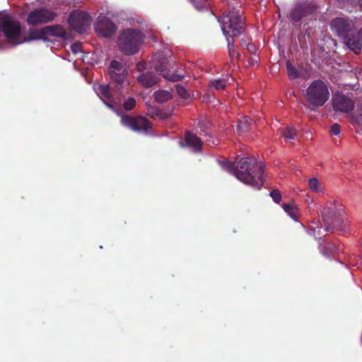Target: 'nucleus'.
<instances>
[{"mask_svg": "<svg viewBox=\"0 0 362 362\" xmlns=\"http://www.w3.org/2000/svg\"><path fill=\"white\" fill-rule=\"evenodd\" d=\"M185 142L188 146L193 148L195 151H199L202 145L200 139L189 132H187L185 134Z\"/></svg>", "mask_w": 362, "mask_h": 362, "instance_id": "nucleus-18", "label": "nucleus"}, {"mask_svg": "<svg viewBox=\"0 0 362 362\" xmlns=\"http://www.w3.org/2000/svg\"><path fill=\"white\" fill-rule=\"evenodd\" d=\"M136 105V101L134 98L130 97L128 99L126 100V101L124 103L123 106L124 108L126 110H132Z\"/></svg>", "mask_w": 362, "mask_h": 362, "instance_id": "nucleus-30", "label": "nucleus"}, {"mask_svg": "<svg viewBox=\"0 0 362 362\" xmlns=\"http://www.w3.org/2000/svg\"><path fill=\"white\" fill-rule=\"evenodd\" d=\"M282 206L284 210L288 214L289 216H291L294 220L298 219V211L296 206L289 204H284Z\"/></svg>", "mask_w": 362, "mask_h": 362, "instance_id": "nucleus-23", "label": "nucleus"}, {"mask_svg": "<svg viewBox=\"0 0 362 362\" xmlns=\"http://www.w3.org/2000/svg\"><path fill=\"white\" fill-rule=\"evenodd\" d=\"M325 247L331 254H333L335 252V247L333 246L332 243H327Z\"/></svg>", "mask_w": 362, "mask_h": 362, "instance_id": "nucleus-37", "label": "nucleus"}, {"mask_svg": "<svg viewBox=\"0 0 362 362\" xmlns=\"http://www.w3.org/2000/svg\"><path fill=\"white\" fill-rule=\"evenodd\" d=\"M226 171L233 174L240 181L257 189L264 183L263 168L262 162L255 158H243L236 165L231 162H220Z\"/></svg>", "mask_w": 362, "mask_h": 362, "instance_id": "nucleus-2", "label": "nucleus"}, {"mask_svg": "<svg viewBox=\"0 0 362 362\" xmlns=\"http://www.w3.org/2000/svg\"><path fill=\"white\" fill-rule=\"evenodd\" d=\"M91 21L92 17L88 13L81 10H74L70 13L67 23H88Z\"/></svg>", "mask_w": 362, "mask_h": 362, "instance_id": "nucleus-17", "label": "nucleus"}, {"mask_svg": "<svg viewBox=\"0 0 362 362\" xmlns=\"http://www.w3.org/2000/svg\"><path fill=\"white\" fill-rule=\"evenodd\" d=\"M250 41L251 39L249 37L244 36L242 38L241 45L243 47H246L249 51L252 52L254 49V46L250 44Z\"/></svg>", "mask_w": 362, "mask_h": 362, "instance_id": "nucleus-31", "label": "nucleus"}, {"mask_svg": "<svg viewBox=\"0 0 362 362\" xmlns=\"http://www.w3.org/2000/svg\"><path fill=\"white\" fill-rule=\"evenodd\" d=\"M320 249L321 252L323 254V255L327 256V257L329 256V254L328 252H325V251L322 250L321 245H320Z\"/></svg>", "mask_w": 362, "mask_h": 362, "instance_id": "nucleus-40", "label": "nucleus"}, {"mask_svg": "<svg viewBox=\"0 0 362 362\" xmlns=\"http://www.w3.org/2000/svg\"><path fill=\"white\" fill-rule=\"evenodd\" d=\"M170 54L171 52L169 49L156 52L151 61V67L160 72L165 79L179 81L183 78L184 75L179 73L177 69L175 67L174 61L169 59Z\"/></svg>", "mask_w": 362, "mask_h": 362, "instance_id": "nucleus-4", "label": "nucleus"}, {"mask_svg": "<svg viewBox=\"0 0 362 362\" xmlns=\"http://www.w3.org/2000/svg\"><path fill=\"white\" fill-rule=\"evenodd\" d=\"M82 46L80 43H75L71 46V49L73 53L77 54L81 52Z\"/></svg>", "mask_w": 362, "mask_h": 362, "instance_id": "nucleus-35", "label": "nucleus"}, {"mask_svg": "<svg viewBox=\"0 0 362 362\" xmlns=\"http://www.w3.org/2000/svg\"><path fill=\"white\" fill-rule=\"evenodd\" d=\"M191 1L198 11L208 10L209 3L207 0H191Z\"/></svg>", "mask_w": 362, "mask_h": 362, "instance_id": "nucleus-25", "label": "nucleus"}, {"mask_svg": "<svg viewBox=\"0 0 362 362\" xmlns=\"http://www.w3.org/2000/svg\"><path fill=\"white\" fill-rule=\"evenodd\" d=\"M121 122L122 125L127 127L133 131L146 133L151 128L149 122L141 116L132 117L130 116H122Z\"/></svg>", "mask_w": 362, "mask_h": 362, "instance_id": "nucleus-11", "label": "nucleus"}, {"mask_svg": "<svg viewBox=\"0 0 362 362\" xmlns=\"http://www.w3.org/2000/svg\"><path fill=\"white\" fill-rule=\"evenodd\" d=\"M331 23H347L344 18H336L332 21Z\"/></svg>", "mask_w": 362, "mask_h": 362, "instance_id": "nucleus-39", "label": "nucleus"}, {"mask_svg": "<svg viewBox=\"0 0 362 362\" xmlns=\"http://www.w3.org/2000/svg\"><path fill=\"white\" fill-rule=\"evenodd\" d=\"M360 6L362 7V0H359Z\"/></svg>", "mask_w": 362, "mask_h": 362, "instance_id": "nucleus-41", "label": "nucleus"}, {"mask_svg": "<svg viewBox=\"0 0 362 362\" xmlns=\"http://www.w3.org/2000/svg\"><path fill=\"white\" fill-rule=\"evenodd\" d=\"M90 24H55L47 26L41 30L30 29L27 34L26 30L21 24H0V38L4 37L6 40L14 45H20L30 40L43 39L48 36H54L63 39L73 37V29L82 34Z\"/></svg>", "mask_w": 362, "mask_h": 362, "instance_id": "nucleus-1", "label": "nucleus"}, {"mask_svg": "<svg viewBox=\"0 0 362 362\" xmlns=\"http://www.w3.org/2000/svg\"><path fill=\"white\" fill-rule=\"evenodd\" d=\"M356 122L362 124V107L359 111V114L356 117Z\"/></svg>", "mask_w": 362, "mask_h": 362, "instance_id": "nucleus-38", "label": "nucleus"}, {"mask_svg": "<svg viewBox=\"0 0 362 362\" xmlns=\"http://www.w3.org/2000/svg\"><path fill=\"white\" fill-rule=\"evenodd\" d=\"M233 81V78L231 77L214 79L211 81L210 86L218 90H223L226 87L227 84H230Z\"/></svg>", "mask_w": 362, "mask_h": 362, "instance_id": "nucleus-20", "label": "nucleus"}, {"mask_svg": "<svg viewBox=\"0 0 362 362\" xmlns=\"http://www.w3.org/2000/svg\"><path fill=\"white\" fill-rule=\"evenodd\" d=\"M303 95L309 105L318 107L324 105L329 100V91L325 83L318 79L308 86Z\"/></svg>", "mask_w": 362, "mask_h": 362, "instance_id": "nucleus-7", "label": "nucleus"}, {"mask_svg": "<svg viewBox=\"0 0 362 362\" xmlns=\"http://www.w3.org/2000/svg\"><path fill=\"white\" fill-rule=\"evenodd\" d=\"M0 23H18L6 11H0Z\"/></svg>", "mask_w": 362, "mask_h": 362, "instance_id": "nucleus-26", "label": "nucleus"}, {"mask_svg": "<svg viewBox=\"0 0 362 362\" xmlns=\"http://www.w3.org/2000/svg\"><path fill=\"white\" fill-rule=\"evenodd\" d=\"M332 106L334 110L348 113L353 110L354 102L342 93H336L332 98Z\"/></svg>", "mask_w": 362, "mask_h": 362, "instance_id": "nucleus-13", "label": "nucleus"}, {"mask_svg": "<svg viewBox=\"0 0 362 362\" xmlns=\"http://www.w3.org/2000/svg\"><path fill=\"white\" fill-rule=\"evenodd\" d=\"M308 233L310 235H313L316 239L320 238L321 235H322V233H321V228L318 226L310 228L308 230Z\"/></svg>", "mask_w": 362, "mask_h": 362, "instance_id": "nucleus-29", "label": "nucleus"}, {"mask_svg": "<svg viewBox=\"0 0 362 362\" xmlns=\"http://www.w3.org/2000/svg\"><path fill=\"white\" fill-rule=\"evenodd\" d=\"M96 23H112V21L108 17L104 16L103 13H100L99 16L97 18Z\"/></svg>", "mask_w": 362, "mask_h": 362, "instance_id": "nucleus-34", "label": "nucleus"}, {"mask_svg": "<svg viewBox=\"0 0 362 362\" xmlns=\"http://www.w3.org/2000/svg\"><path fill=\"white\" fill-rule=\"evenodd\" d=\"M136 78L138 83L144 88L152 87L159 81L158 76L151 71L139 74Z\"/></svg>", "mask_w": 362, "mask_h": 362, "instance_id": "nucleus-15", "label": "nucleus"}, {"mask_svg": "<svg viewBox=\"0 0 362 362\" xmlns=\"http://www.w3.org/2000/svg\"><path fill=\"white\" fill-rule=\"evenodd\" d=\"M109 74L112 82L110 85L100 84L95 88L97 95L104 101L109 107H112L111 103L105 100H110L115 104L120 103L118 97L122 93V90L124 85L128 74L127 69L121 62L113 60L109 66Z\"/></svg>", "mask_w": 362, "mask_h": 362, "instance_id": "nucleus-3", "label": "nucleus"}, {"mask_svg": "<svg viewBox=\"0 0 362 362\" xmlns=\"http://www.w3.org/2000/svg\"><path fill=\"white\" fill-rule=\"evenodd\" d=\"M145 35L137 30H124L118 39V46L120 51L126 55L137 53L143 43Z\"/></svg>", "mask_w": 362, "mask_h": 362, "instance_id": "nucleus-6", "label": "nucleus"}, {"mask_svg": "<svg viewBox=\"0 0 362 362\" xmlns=\"http://www.w3.org/2000/svg\"><path fill=\"white\" fill-rule=\"evenodd\" d=\"M270 196L276 203H279L281 200V195L279 190L274 189L270 192Z\"/></svg>", "mask_w": 362, "mask_h": 362, "instance_id": "nucleus-32", "label": "nucleus"}, {"mask_svg": "<svg viewBox=\"0 0 362 362\" xmlns=\"http://www.w3.org/2000/svg\"><path fill=\"white\" fill-rule=\"evenodd\" d=\"M252 125V119L250 117L246 116L244 117L240 122L238 125V130L240 133L245 132L248 131Z\"/></svg>", "mask_w": 362, "mask_h": 362, "instance_id": "nucleus-21", "label": "nucleus"}, {"mask_svg": "<svg viewBox=\"0 0 362 362\" xmlns=\"http://www.w3.org/2000/svg\"><path fill=\"white\" fill-rule=\"evenodd\" d=\"M317 6L313 2L305 1L296 4L289 13L292 21L298 22L302 18L313 16L317 11Z\"/></svg>", "mask_w": 362, "mask_h": 362, "instance_id": "nucleus-10", "label": "nucleus"}, {"mask_svg": "<svg viewBox=\"0 0 362 362\" xmlns=\"http://www.w3.org/2000/svg\"><path fill=\"white\" fill-rule=\"evenodd\" d=\"M93 29L98 35L104 37H112L117 29L115 24H93Z\"/></svg>", "mask_w": 362, "mask_h": 362, "instance_id": "nucleus-16", "label": "nucleus"}, {"mask_svg": "<svg viewBox=\"0 0 362 362\" xmlns=\"http://www.w3.org/2000/svg\"><path fill=\"white\" fill-rule=\"evenodd\" d=\"M309 189L315 193L324 194L325 189L322 182L316 177L310 178L308 181Z\"/></svg>", "mask_w": 362, "mask_h": 362, "instance_id": "nucleus-19", "label": "nucleus"}, {"mask_svg": "<svg viewBox=\"0 0 362 362\" xmlns=\"http://www.w3.org/2000/svg\"><path fill=\"white\" fill-rule=\"evenodd\" d=\"M282 136L286 139H294L296 131L292 127H286L284 129Z\"/></svg>", "mask_w": 362, "mask_h": 362, "instance_id": "nucleus-27", "label": "nucleus"}, {"mask_svg": "<svg viewBox=\"0 0 362 362\" xmlns=\"http://www.w3.org/2000/svg\"><path fill=\"white\" fill-rule=\"evenodd\" d=\"M175 90L182 98L186 99L189 97L188 91L180 85L175 86Z\"/></svg>", "mask_w": 362, "mask_h": 362, "instance_id": "nucleus-28", "label": "nucleus"}, {"mask_svg": "<svg viewBox=\"0 0 362 362\" xmlns=\"http://www.w3.org/2000/svg\"><path fill=\"white\" fill-rule=\"evenodd\" d=\"M221 30L228 42V54L230 57H233L235 52L233 39L241 35L244 28L240 24H222Z\"/></svg>", "mask_w": 362, "mask_h": 362, "instance_id": "nucleus-9", "label": "nucleus"}, {"mask_svg": "<svg viewBox=\"0 0 362 362\" xmlns=\"http://www.w3.org/2000/svg\"><path fill=\"white\" fill-rule=\"evenodd\" d=\"M56 14L45 8H40L31 11L27 19V23H49L54 20Z\"/></svg>", "mask_w": 362, "mask_h": 362, "instance_id": "nucleus-12", "label": "nucleus"}, {"mask_svg": "<svg viewBox=\"0 0 362 362\" xmlns=\"http://www.w3.org/2000/svg\"><path fill=\"white\" fill-rule=\"evenodd\" d=\"M331 132L334 135H338L340 133V127L338 124H334L331 127Z\"/></svg>", "mask_w": 362, "mask_h": 362, "instance_id": "nucleus-36", "label": "nucleus"}, {"mask_svg": "<svg viewBox=\"0 0 362 362\" xmlns=\"http://www.w3.org/2000/svg\"><path fill=\"white\" fill-rule=\"evenodd\" d=\"M323 222L326 224L324 230L328 231L329 227L342 230L339 223L344 222V206L336 200L325 204L320 209Z\"/></svg>", "mask_w": 362, "mask_h": 362, "instance_id": "nucleus-8", "label": "nucleus"}, {"mask_svg": "<svg viewBox=\"0 0 362 362\" xmlns=\"http://www.w3.org/2000/svg\"><path fill=\"white\" fill-rule=\"evenodd\" d=\"M134 23H141L139 21L136 20Z\"/></svg>", "mask_w": 362, "mask_h": 362, "instance_id": "nucleus-42", "label": "nucleus"}, {"mask_svg": "<svg viewBox=\"0 0 362 362\" xmlns=\"http://www.w3.org/2000/svg\"><path fill=\"white\" fill-rule=\"evenodd\" d=\"M331 30L356 54L362 49V28L356 32L354 24H330Z\"/></svg>", "mask_w": 362, "mask_h": 362, "instance_id": "nucleus-5", "label": "nucleus"}, {"mask_svg": "<svg viewBox=\"0 0 362 362\" xmlns=\"http://www.w3.org/2000/svg\"><path fill=\"white\" fill-rule=\"evenodd\" d=\"M172 95L169 91L167 90H158L154 93L155 100L158 103H164L171 98Z\"/></svg>", "mask_w": 362, "mask_h": 362, "instance_id": "nucleus-22", "label": "nucleus"}, {"mask_svg": "<svg viewBox=\"0 0 362 362\" xmlns=\"http://www.w3.org/2000/svg\"><path fill=\"white\" fill-rule=\"evenodd\" d=\"M287 67V73L290 79H296L300 77V74L298 69H296L294 66L291 65V64L288 62L286 64Z\"/></svg>", "mask_w": 362, "mask_h": 362, "instance_id": "nucleus-24", "label": "nucleus"}, {"mask_svg": "<svg viewBox=\"0 0 362 362\" xmlns=\"http://www.w3.org/2000/svg\"><path fill=\"white\" fill-rule=\"evenodd\" d=\"M136 69L139 74L145 72L146 69V63L144 61L138 62L136 65Z\"/></svg>", "mask_w": 362, "mask_h": 362, "instance_id": "nucleus-33", "label": "nucleus"}, {"mask_svg": "<svg viewBox=\"0 0 362 362\" xmlns=\"http://www.w3.org/2000/svg\"><path fill=\"white\" fill-rule=\"evenodd\" d=\"M246 21L247 17L241 6L230 8L223 13V23H245Z\"/></svg>", "mask_w": 362, "mask_h": 362, "instance_id": "nucleus-14", "label": "nucleus"}]
</instances>
